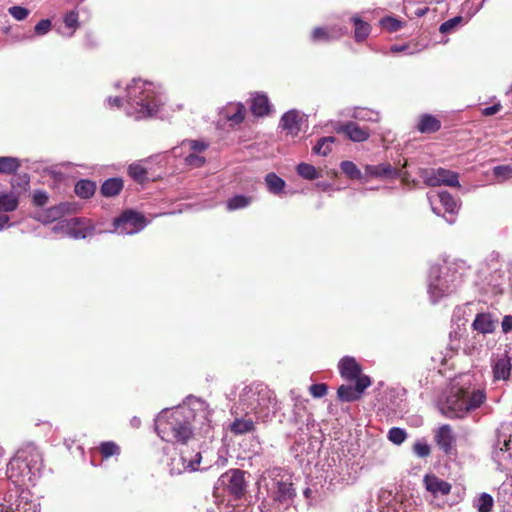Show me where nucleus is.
I'll list each match as a JSON object with an SVG mask.
<instances>
[{
	"label": "nucleus",
	"mask_w": 512,
	"mask_h": 512,
	"mask_svg": "<svg viewBox=\"0 0 512 512\" xmlns=\"http://www.w3.org/2000/svg\"><path fill=\"white\" fill-rule=\"evenodd\" d=\"M64 23L66 27L72 28L73 31H75L79 27L78 12L72 10L66 13L64 16Z\"/></svg>",
	"instance_id": "nucleus-45"
},
{
	"label": "nucleus",
	"mask_w": 512,
	"mask_h": 512,
	"mask_svg": "<svg viewBox=\"0 0 512 512\" xmlns=\"http://www.w3.org/2000/svg\"><path fill=\"white\" fill-rule=\"evenodd\" d=\"M265 184L270 193L279 195L284 191L285 181L274 172H270L265 176Z\"/></svg>",
	"instance_id": "nucleus-27"
},
{
	"label": "nucleus",
	"mask_w": 512,
	"mask_h": 512,
	"mask_svg": "<svg viewBox=\"0 0 512 512\" xmlns=\"http://www.w3.org/2000/svg\"><path fill=\"white\" fill-rule=\"evenodd\" d=\"M501 109V105L500 104H494L492 106H489V107H486L482 110V114L484 116H492L496 113H498Z\"/></svg>",
	"instance_id": "nucleus-54"
},
{
	"label": "nucleus",
	"mask_w": 512,
	"mask_h": 512,
	"mask_svg": "<svg viewBox=\"0 0 512 512\" xmlns=\"http://www.w3.org/2000/svg\"><path fill=\"white\" fill-rule=\"evenodd\" d=\"M92 232V228L90 227H84V228H80V227H72L70 229V235L76 239H83V238H86L88 235H90Z\"/></svg>",
	"instance_id": "nucleus-51"
},
{
	"label": "nucleus",
	"mask_w": 512,
	"mask_h": 512,
	"mask_svg": "<svg viewBox=\"0 0 512 512\" xmlns=\"http://www.w3.org/2000/svg\"><path fill=\"white\" fill-rule=\"evenodd\" d=\"M441 129V121L431 114H423L419 117L417 130L424 134L435 133Z\"/></svg>",
	"instance_id": "nucleus-18"
},
{
	"label": "nucleus",
	"mask_w": 512,
	"mask_h": 512,
	"mask_svg": "<svg viewBox=\"0 0 512 512\" xmlns=\"http://www.w3.org/2000/svg\"><path fill=\"white\" fill-rule=\"evenodd\" d=\"M222 485L235 498L240 499L246 492L245 472L240 469H232L220 477Z\"/></svg>",
	"instance_id": "nucleus-8"
},
{
	"label": "nucleus",
	"mask_w": 512,
	"mask_h": 512,
	"mask_svg": "<svg viewBox=\"0 0 512 512\" xmlns=\"http://www.w3.org/2000/svg\"><path fill=\"white\" fill-rule=\"evenodd\" d=\"M509 441H505L504 442V447H505V450H508L509 449Z\"/></svg>",
	"instance_id": "nucleus-61"
},
{
	"label": "nucleus",
	"mask_w": 512,
	"mask_h": 512,
	"mask_svg": "<svg viewBox=\"0 0 512 512\" xmlns=\"http://www.w3.org/2000/svg\"><path fill=\"white\" fill-rule=\"evenodd\" d=\"M51 27H52L51 20L42 19L41 21H39L36 24L34 31L37 35H45L51 30Z\"/></svg>",
	"instance_id": "nucleus-50"
},
{
	"label": "nucleus",
	"mask_w": 512,
	"mask_h": 512,
	"mask_svg": "<svg viewBox=\"0 0 512 512\" xmlns=\"http://www.w3.org/2000/svg\"><path fill=\"white\" fill-rule=\"evenodd\" d=\"M435 441L445 454H450L456 442L451 426L448 424L440 426L435 434Z\"/></svg>",
	"instance_id": "nucleus-13"
},
{
	"label": "nucleus",
	"mask_w": 512,
	"mask_h": 512,
	"mask_svg": "<svg viewBox=\"0 0 512 512\" xmlns=\"http://www.w3.org/2000/svg\"><path fill=\"white\" fill-rule=\"evenodd\" d=\"M309 392L314 398H322L328 392V386L325 383L312 384L309 387Z\"/></svg>",
	"instance_id": "nucleus-44"
},
{
	"label": "nucleus",
	"mask_w": 512,
	"mask_h": 512,
	"mask_svg": "<svg viewBox=\"0 0 512 512\" xmlns=\"http://www.w3.org/2000/svg\"><path fill=\"white\" fill-rule=\"evenodd\" d=\"M227 118L234 124H240L245 119L246 109L242 103L230 104L227 107Z\"/></svg>",
	"instance_id": "nucleus-30"
},
{
	"label": "nucleus",
	"mask_w": 512,
	"mask_h": 512,
	"mask_svg": "<svg viewBox=\"0 0 512 512\" xmlns=\"http://www.w3.org/2000/svg\"><path fill=\"white\" fill-rule=\"evenodd\" d=\"M48 202V195L45 191L38 190L33 194V204L38 207L46 205Z\"/></svg>",
	"instance_id": "nucleus-52"
},
{
	"label": "nucleus",
	"mask_w": 512,
	"mask_h": 512,
	"mask_svg": "<svg viewBox=\"0 0 512 512\" xmlns=\"http://www.w3.org/2000/svg\"><path fill=\"white\" fill-rule=\"evenodd\" d=\"M19 205V197L14 193L1 192L0 193V211L12 212L17 209Z\"/></svg>",
	"instance_id": "nucleus-28"
},
{
	"label": "nucleus",
	"mask_w": 512,
	"mask_h": 512,
	"mask_svg": "<svg viewBox=\"0 0 512 512\" xmlns=\"http://www.w3.org/2000/svg\"><path fill=\"white\" fill-rule=\"evenodd\" d=\"M147 224L145 216L133 209L123 211L113 220L114 229L120 234H134L141 231Z\"/></svg>",
	"instance_id": "nucleus-6"
},
{
	"label": "nucleus",
	"mask_w": 512,
	"mask_h": 512,
	"mask_svg": "<svg viewBox=\"0 0 512 512\" xmlns=\"http://www.w3.org/2000/svg\"><path fill=\"white\" fill-rule=\"evenodd\" d=\"M426 11H427V8H426V9H424V10H419V11L417 12V15H418V16H422V15H424V14H425V12H426Z\"/></svg>",
	"instance_id": "nucleus-59"
},
{
	"label": "nucleus",
	"mask_w": 512,
	"mask_h": 512,
	"mask_svg": "<svg viewBox=\"0 0 512 512\" xmlns=\"http://www.w3.org/2000/svg\"><path fill=\"white\" fill-rule=\"evenodd\" d=\"M241 399L249 404L251 410L262 422H268L280 409L276 394L267 385L256 384L246 387Z\"/></svg>",
	"instance_id": "nucleus-3"
},
{
	"label": "nucleus",
	"mask_w": 512,
	"mask_h": 512,
	"mask_svg": "<svg viewBox=\"0 0 512 512\" xmlns=\"http://www.w3.org/2000/svg\"><path fill=\"white\" fill-rule=\"evenodd\" d=\"M423 482L427 491L432 493L434 496L438 494L446 496L451 492V484L444 481L433 474H427L424 476Z\"/></svg>",
	"instance_id": "nucleus-15"
},
{
	"label": "nucleus",
	"mask_w": 512,
	"mask_h": 512,
	"mask_svg": "<svg viewBox=\"0 0 512 512\" xmlns=\"http://www.w3.org/2000/svg\"><path fill=\"white\" fill-rule=\"evenodd\" d=\"M108 102H109L110 106L120 107L122 99L120 97H117V96L116 97H109Z\"/></svg>",
	"instance_id": "nucleus-57"
},
{
	"label": "nucleus",
	"mask_w": 512,
	"mask_h": 512,
	"mask_svg": "<svg viewBox=\"0 0 512 512\" xmlns=\"http://www.w3.org/2000/svg\"><path fill=\"white\" fill-rule=\"evenodd\" d=\"M380 26L384 30L392 33V32L399 31L404 26V22H402L394 17L386 16L380 20Z\"/></svg>",
	"instance_id": "nucleus-39"
},
{
	"label": "nucleus",
	"mask_w": 512,
	"mask_h": 512,
	"mask_svg": "<svg viewBox=\"0 0 512 512\" xmlns=\"http://www.w3.org/2000/svg\"><path fill=\"white\" fill-rule=\"evenodd\" d=\"M346 33V29L338 26L316 27L311 34L314 42H329L341 38Z\"/></svg>",
	"instance_id": "nucleus-14"
},
{
	"label": "nucleus",
	"mask_w": 512,
	"mask_h": 512,
	"mask_svg": "<svg viewBox=\"0 0 512 512\" xmlns=\"http://www.w3.org/2000/svg\"><path fill=\"white\" fill-rule=\"evenodd\" d=\"M424 183L431 187L446 185L450 187H460L458 173L444 168L424 169L421 172Z\"/></svg>",
	"instance_id": "nucleus-7"
},
{
	"label": "nucleus",
	"mask_w": 512,
	"mask_h": 512,
	"mask_svg": "<svg viewBox=\"0 0 512 512\" xmlns=\"http://www.w3.org/2000/svg\"><path fill=\"white\" fill-rule=\"evenodd\" d=\"M413 452L419 456V457H422V458H425L427 456L430 455L431 453V449H430V446L426 443V442H422V441H417L414 445H413Z\"/></svg>",
	"instance_id": "nucleus-47"
},
{
	"label": "nucleus",
	"mask_w": 512,
	"mask_h": 512,
	"mask_svg": "<svg viewBox=\"0 0 512 512\" xmlns=\"http://www.w3.org/2000/svg\"><path fill=\"white\" fill-rule=\"evenodd\" d=\"M494 506L493 497L490 494L482 493L475 500L474 507L478 512H491Z\"/></svg>",
	"instance_id": "nucleus-33"
},
{
	"label": "nucleus",
	"mask_w": 512,
	"mask_h": 512,
	"mask_svg": "<svg viewBox=\"0 0 512 512\" xmlns=\"http://www.w3.org/2000/svg\"><path fill=\"white\" fill-rule=\"evenodd\" d=\"M48 217L51 220H56L61 216V209L59 207H52L48 210Z\"/></svg>",
	"instance_id": "nucleus-56"
},
{
	"label": "nucleus",
	"mask_w": 512,
	"mask_h": 512,
	"mask_svg": "<svg viewBox=\"0 0 512 512\" xmlns=\"http://www.w3.org/2000/svg\"><path fill=\"white\" fill-rule=\"evenodd\" d=\"M496 324L497 321L490 313H478L472 323V328L481 334H489L494 332Z\"/></svg>",
	"instance_id": "nucleus-17"
},
{
	"label": "nucleus",
	"mask_w": 512,
	"mask_h": 512,
	"mask_svg": "<svg viewBox=\"0 0 512 512\" xmlns=\"http://www.w3.org/2000/svg\"><path fill=\"white\" fill-rule=\"evenodd\" d=\"M486 401L484 390L469 391L457 385H453L446 396L439 401L440 412L448 418L463 417L470 411L479 408Z\"/></svg>",
	"instance_id": "nucleus-1"
},
{
	"label": "nucleus",
	"mask_w": 512,
	"mask_h": 512,
	"mask_svg": "<svg viewBox=\"0 0 512 512\" xmlns=\"http://www.w3.org/2000/svg\"><path fill=\"white\" fill-rule=\"evenodd\" d=\"M202 456L200 452L182 450L180 454V461L183 465V470L195 471L201 462Z\"/></svg>",
	"instance_id": "nucleus-25"
},
{
	"label": "nucleus",
	"mask_w": 512,
	"mask_h": 512,
	"mask_svg": "<svg viewBox=\"0 0 512 512\" xmlns=\"http://www.w3.org/2000/svg\"><path fill=\"white\" fill-rule=\"evenodd\" d=\"M43 459L39 448L33 444L28 443L23 446L16 454V456L9 462L8 470L9 478H13L14 470L24 467L30 472L32 469H39L42 465Z\"/></svg>",
	"instance_id": "nucleus-5"
},
{
	"label": "nucleus",
	"mask_w": 512,
	"mask_h": 512,
	"mask_svg": "<svg viewBox=\"0 0 512 512\" xmlns=\"http://www.w3.org/2000/svg\"><path fill=\"white\" fill-rule=\"evenodd\" d=\"M9 13L16 19V20H24L29 15V10L21 7V6H12L9 8Z\"/></svg>",
	"instance_id": "nucleus-49"
},
{
	"label": "nucleus",
	"mask_w": 512,
	"mask_h": 512,
	"mask_svg": "<svg viewBox=\"0 0 512 512\" xmlns=\"http://www.w3.org/2000/svg\"><path fill=\"white\" fill-rule=\"evenodd\" d=\"M372 384L369 376L361 377L354 386L341 385L337 389V398L341 402H354L362 398L364 391Z\"/></svg>",
	"instance_id": "nucleus-9"
},
{
	"label": "nucleus",
	"mask_w": 512,
	"mask_h": 512,
	"mask_svg": "<svg viewBox=\"0 0 512 512\" xmlns=\"http://www.w3.org/2000/svg\"><path fill=\"white\" fill-rule=\"evenodd\" d=\"M281 126L292 135H297L300 131V118L298 112L291 110L286 112L281 118Z\"/></svg>",
	"instance_id": "nucleus-22"
},
{
	"label": "nucleus",
	"mask_w": 512,
	"mask_h": 512,
	"mask_svg": "<svg viewBox=\"0 0 512 512\" xmlns=\"http://www.w3.org/2000/svg\"><path fill=\"white\" fill-rule=\"evenodd\" d=\"M406 438H407V433L402 428L393 427L388 432V439L396 445L402 444Z\"/></svg>",
	"instance_id": "nucleus-41"
},
{
	"label": "nucleus",
	"mask_w": 512,
	"mask_h": 512,
	"mask_svg": "<svg viewBox=\"0 0 512 512\" xmlns=\"http://www.w3.org/2000/svg\"><path fill=\"white\" fill-rule=\"evenodd\" d=\"M184 144H187L189 146L190 150L192 151L191 153L196 154L205 151L209 147L208 143L200 140H187L186 142H184Z\"/></svg>",
	"instance_id": "nucleus-48"
},
{
	"label": "nucleus",
	"mask_w": 512,
	"mask_h": 512,
	"mask_svg": "<svg viewBox=\"0 0 512 512\" xmlns=\"http://www.w3.org/2000/svg\"><path fill=\"white\" fill-rule=\"evenodd\" d=\"M96 190V184L90 180H80L75 185V193L83 199L92 197Z\"/></svg>",
	"instance_id": "nucleus-29"
},
{
	"label": "nucleus",
	"mask_w": 512,
	"mask_h": 512,
	"mask_svg": "<svg viewBox=\"0 0 512 512\" xmlns=\"http://www.w3.org/2000/svg\"><path fill=\"white\" fill-rule=\"evenodd\" d=\"M342 172L352 180H359L362 177L361 171L352 161H342L340 164Z\"/></svg>",
	"instance_id": "nucleus-37"
},
{
	"label": "nucleus",
	"mask_w": 512,
	"mask_h": 512,
	"mask_svg": "<svg viewBox=\"0 0 512 512\" xmlns=\"http://www.w3.org/2000/svg\"><path fill=\"white\" fill-rule=\"evenodd\" d=\"M334 137H323L318 140L313 147V152L322 156H327L331 152V144L334 143Z\"/></svg>",
	"instance_id": "nucleus-36"
},
{
	"label": "nucleus",
	"mask_w": 512,
	"mask_h": 512,
	"mask_svg": "<svg viewBox=\"0 0 512 512\" xmlns=\"http://www.w3.org/2000/svg\"><path fill=\"white\" fill-rule=\"evenodd\" d=\"M351 22L354 25V39L357 43L364 42L371 32V25L363 21L359 16H352Z\"/></svg>",
	"instance_id": "nucleus-21"
},
{
	"label": "nucleus",
	"mask_w": 512,
	"mask_h": 512,
	"mask_svg": "<svg viewBox=\"0 0 512 512\" xmlns=\"http://www.w3.org/2000/svg\"><path fill=\"white\" fill-rule=\"evenodd\" d=\"M147 170L138 163H133L128 167V175L136 182L142 184L148 180Z\"/></svg>",
	"instance_id": "nucleus-34"
},
{
	"label": "nucleus",
	"mask_w": 512,
	"mask_h": 512,
	"mask_svg": "<svg viewBox=\"0 0 512 512\" xmlns=\"http://www.w3.org/2000/svg\"><path fill=\"white\" fill-rule=\"evenodd\" d=\"M461 16L453 17L440 25L439 31L443 34L451 32L457 25L462 22Z\"/></svg>",
	"instance_id": "nucleus-42"
},
{
	"label": "nucleus",
	"mask_w": 512,
	"mask_h": 512,
	"mask_svg": "<svg viewBox=\"0 0 512 512\" xmlns=\"http://www.w3.org/2000/svg\"><path fill=\"white\" fill-rule=\"evenodd\" d=\"M98 450L104 459H108L112 456H117L121 452L120 446L114 441H104L101 442Z\"/></svg>",
	"instance_id": "nucleus-32"
},
{
	"label": "nucleus",
	"mask_w": 512,
	"mask_h": 512,
	"mask_svg": "<svg viewBox=\"0 0 512 512\" xmlns=\"http://www.w3.org/2000/svg\"><path fill=\"white\" fill-rule=\"evenodd\" d=\"M8 222L9 217L7 215L0 214V230H2Z\"/></svg>",
	"instance_id": "nucleus-58"
},
{
	"label": "nucleus",
	"mask_w": 512,
	"mask_h": 512,
	"mask_svg": "<svg viewBox=\"0 0 512 512\" xmlns=\"http://www.w3.org/2000/svg\"><path fill=\"white\" fill-rule=\"evenodd\" d=\"M251 200V197L236 195L228 200L227 209L230 211L243 209L251 203Z\"/></svg>",
	"instance_id": "nucleus-38"
},
{
	"label": "nucleus",
	"mask_w": 512,
	"mask_h": 512,
	"mask_svg": "<svg viewBox=\"0 0 512 512\" xmlns=\"http://www.w3.org/2000/svg\"><path fill=\"white\" fill-rule=\"evenodd\" d=\"M127 101L137 119L152 116L158 111V101L153 89L141 80H133L127 87Z\"/></svg>",
	"instance_id": "nucleus-4"
},
{
	"label": "nucleus",
	"mask_w": 512,
	"mask_h": 512,
	"mask_svg": "<svg viewBox=\"0 0 512 512\" xmlns=\"http://www.w3.org/2000/svg\"><path fill=\"white\" fill-rule=\"evenodd\" d=\"M438 198L446 212L454 213L457 209V202L454 197L447 191L438 193Z\"/></svg>",
	"instance_id": "nucleus-35"
},
{
	"label": "nucleus",
	"mask_w": 512,
	"mask_h": 512,
	"mask_svg": "<svg viewBox=\"0 0 512 512\" xmlns=\"http://www.w3.org/2000/svg\"><path fill=\"white\" fill-rule=\"evenodd\" d=\"M311 490L309 488H307L305 491H304V494L306 497H308L310 494H311Z\"/></svg>",
	"instance_id": "nucleus-60"
},
{
	"label": "nucleus",
	"mask_w": 512,
	"mask_h": 512,
	"mask_svg": "<svg viewBox=\"0 0 512 512\" xmlns=\"http://www.w3.org/2000/svg\"><path fill=\"white\" fill-rule=\"evenodd\" d=\"M73 221H74L75 225H78L80 223L79 219H74Z\"/></svg>",
	"instance_id": "nucleus-63"
},
{
	"label": "nucleus",
	"mask_w": 512,
	"mask_h": 512,
	"mask_svg": "<svg viewBox=\"0 0 512 512\" xmlns=\"http://www.w3.org/2000/svg\"><path fill=\"white\" fill-rule=\"evenodd\" d=\"M512 365L510 358L505 355L495 362L493 366V374L496 380H507L510 377Z\"/></svg>",
	"instance_id": "nucleus-23"
},
{
	"label": "nucleus",
	"mask_w": 512,
	"mask_h": 512,
	"mask_svg": "<svg viewBox=\"0 0 512 512\" xmlns=\"http://www.w3.org/2000/svg\"><path fill=\"white\" fill-rule=\"evenodd\" d=\"M410 48V45L409 44H404V45H398V44H395V45H392L390 47V51L392 53H400V52H406L408 51Z\"/></svg>",
	"instance_id": "nucleus-55"
},
{
	"label": "nucleus",
	"mask_w": 512,
	"mask_h": 512,
	"mask_svg": "<svg viewBox=\"0 0 512 512\" xmlns=\"http://www.w3.org/2000/svg\"><path fill=\"white\" fill-rule=\"evenodd\" d=\"M339 373L342 378L349 381H358L365 375L362 373L361 365L356 361L354 357L345 356L338 364Z\"/></svg>",
	"instance_id": "nucleus-12"
},
{
	"label": "nucleus",
	"mask_w": 512,
	"mask_h": 512,
	"mask_svg": "<svg viewBox=\"0 0 512 512\" xmlns=\"http://www.w3.org/2000/svg\"><path fill=\"white\" fill-rule=\"evenodd\" d=\"M295 495L290 478L274 479L272 488L273 500L280 504H287Z\"/></svg>",
	"instance_id": "nucleus-11"
},
{
	"label": "nucleus",
	"mask_w": 512,
	"mask_h": 512,
	"mask_svg": "<svg viewBox=\"0 0 512 512\" xmlns=\"http://www.w3.org/2000/svg\"><path fill=\"white\" fill-rule=\"evenodd\" d=\"M338 131L354 142H363L370 137V130L366 127H361L355 122H348L342 125Z\"/></svg>",
	"instance_id": "nucleus-16"
},
{
	"label": "nucleus",
	"mask_w": 512,
	"mask_h": 512,
	"mask_svg": "<svg viewBox=\"0 0 512 512\" xmlns=\"http://www.w3.org/2000/svg\"><path fill=\"white\" fill-rule=\"evenodd\" d=\"M205 162V158L196 153H190L185 158V163L190 167H201L205 164Z\"/></svg>",
	"instance_id": "nucleus-46"
},
{
	"label": "nucleus",
	"mask_w": 512,
	"mask_h": 512,
	"mask_svg": "<svg viewBox=\"0 0 512 512\" xmlns=\"http://www.w3.org/2000/svg\"><path fill=\"white\" fill-rule=\"evenodd\" d=\"M296 170L301 177L308 180H315L319 177V173L317 172L316 168L308 163H300Z\"/></svg>",
	"instance_id": "nucleus-40"
},
{
	"label": "nucleus",
	"mask_w": 512,
	"mask_h": 512,
	"mask_svg": "<svg viewBox=\"0 0 512 512\" xmlns=\"http://www.w3.org/2000/svg\"><path fill=\"white\" fill-rule=\"evenodd\" d=\"M155 429L163 441L172 444H187L194 438L189 417L182 409L165 412L158 416Z\"/></svg>",
	"instance_id": "nucleus-2"
},
{
	"label": "nucleus",
	"mask_w": 512,
	"mask_h": 512,
	"mask_svg": "<svg viewBox=\"0 0 512 512\" xmlns=\"http://www.w3.org/2000/svg\"><path fill=\"white\" fill-rule=\"evenodd\" d=\"M501 326H502V331L504 333L511 332L512 331V316L511 315L504 316Z\"/></svg>",
	"instance_id": "nucleus-53"
},
{
	"label": "nucleus",
	"mask_w": 512,
	"mask_h": 512,
	"mask_svg": "<svg viewBox=\"0 0 512 512\" xmlns=\"http://www.w3.org/2000/svg\"><path fill=\"white\" fill-rule=\"evenodd\" d=\"M365 173L375 178L396 179L402 177L403 180H406V173L402 174L399 168L393 167L389 162L377 165H366Z\"/></svg>",
	"instance_id": "nucleus-10"
},
{
	"label": "nucleus",
	"mask_w": 512,
	"mask_h": 512,
	"mask_svg": "<svg viewBox=\"0 0 512 512\" xmlns=\"http://www.w3.org/2000/svg\"><path fill=\"white\" fill-rule=\"evenodd\" d=\"M250 110L257 117L268 115L271 111L268 97L265 94H256L251 100Z\"/></svg>",
	"instance_id": "nucleus-19"
},
{
	"label": "nucleus",
	"mask_w": 512,
	"mask_h": 512,
	"mask_svg": "<svg viewBox=\"0 0 512 512\" xmlns=\"http://www.w3.org/2000/svg\"><path fill=\"white\" fill-rule=\"evenodd\" d=\"M255 422L251 418H235L229 425V430L234 435H244L255 431Z\"/></svg>",
	"instance_id": "nucleus-24"
},
{
	"label": "nucleus",
	"mask_w": 512,
	"mask_h": 512,
	"mask_svg": "<svg viewBox=\"0 0 512 512\" xmlns=\"http://www.w3.org/2000/svg\"><path fill=\"white\" fill-rule=\"evenodd\" d=\"M21 166L20 160L16 157L2 156L0 157V173L11 175L14 174Z\"/></svg>",
	"instance_id": "nucleus-31"
},
{
	"label": "nucleus",
	"mask_w": 512,
	"mask_h": 512,
	"mask_svg": "<svg viewBox=\"0 0 512 512\" xmlns=\"http://www.w3.org/2000/svg\"><path fill=\"white\" fill-rule=\"evenodd\" d=\"M11 192L18 197L28 191L30 187V177L27 173L13 174L11 178Z\"/></svg>",
	"instance_id": "nucleus-26"
},
{
	"label": "nucleus",
	"mask_w": 512,
	"mask_h": 512,
	"mask_svg": "<svg viewBox=\"0 0 512 512\" xmlns=\"http://www.w3.org/2000/svg\"><path fill=\"white\" fill-rule=\"evenodd\" d=\"M418 51H419L418 49H415V50L409 51L408 53H409V54H414V53H416V52H418Z\"/></svg>",
	"instance_id": "nucleus-62"
},
{
	"label": "nucleus",
	"mask_w": 512,
	"mask_h": 512,
	"mask_svg": "<svg viewBox=\"0 0 512 512\" xmlns=\"http://www.w3.org/2000/svg\"><path fill=\"white\" fill-rule=\"evenodd\" d=\"M124 182L119 177L109 178L100 187V193L104 197L117 196L123 189Z\"/></svg>",
	"instance_id": "nucleus-20"
},
{
	"label": "nucleus",
	"mask_w": 512,
	"mask_h": 512,
	"mask_svg": "<svg viewBox=\"0 0 512 512\" xmlns=\"http://www.w3.org/2000/svg\"><path fill=\"white\" fill-rule=\"evenodd\" d=\"M495 177L506 180L512 177V167L509 165H499L493 168Z\"/></svg>",
	"instance_id": "nucleus-43"
}]
</instances>
